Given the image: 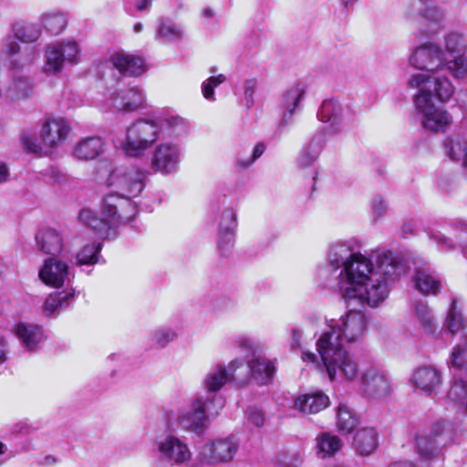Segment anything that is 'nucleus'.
<instances>
[{
    "mask_svg": "<svg viewBox=\"0 0 467 467\" xmlns=\"http://www.w3.org/2000/svg\"><path fill=\"white\" fill-rule=\"evenodd\" d=\"M406 270L405 263L392 252L375 256L359 252L333 280L345 298H358L377 307L389 296V282L399 279Z\"/></svg>",
    "mask_w": 467,
    "mask_h": 467,
    "instance_id": "obj_1",
    "label": "nucleus"
},
{
    "mask_svg": "<svg viewBox=\"0 0 467 467\" xmlns=\"http://www.w3.org/2000/svg\"><path fill=\"white\" fill-rule=\"evenodd\" d=\"M368 319L364 312L350 310L324 332L317 341L321 359L320 371L326 372L330 381L338 377L351 381L359 372L358 359L349 354L343 341L358 342L367 331Z\"/></svg>",
    "mask_w": 467,
    "mask_h": 467,
    "instance_id": "obj_2",
    "label": "nucleus"
},
{
    "mask_svg": "<svg viewBox=\"0 0 467 467\" xmlns=\"http://www.w3.org/2000/svg\"><path fill=\"white\" fill-rule=\"evenodd\" d=\"M97 179L111 191L103 199V212L115 222H130L138 212L132 199L143 191L146 173L136 167H116L99 171Z\"/></svg>",
    "mask_w": 467,
    "mask_h": 467,
    "instance_id": "obj_3",
    "label": "nucleus"
},
{
    "mask_svg": "<svg viewBox=\"0 0 467 467\" xmlns=\"http://www.w3.org/2000/svg\"><path fill=\"white\" fill-rule=\"evenodd\" d=\"M411 88L419 89L414 96L415 108L421 116L424 130L431 132H445L452 122L451 116L442 108L436 106L432 98L447 102L454 94V87L449 78L435 77L428 79L421 75H412L409 79Z\"/></svg>",
    "mask_w": 467,
    "mask_h": 467,
    "instance_id": "obj_4",
    "label": "nucleus"
},
{
    "mask_svg": "<svg viewBox=\"0 0 467 467\" xmlns=\"http://www.w3.org/2000/svg\"><path fill=\"white\" fill-rule=\"evenodd\" d=\"M72 131L71 122L62 116H48L41 124L37 141L33 130H23L19 140L23 149L32 154L43 156L49 150L61 147Z\"/></svg>",
    "mask_w": 467,
    "mask_h": 467,
    "instance_id": "obj_5",
    "label": "nucleus"
},
{
    "mask_svg": "<svg viewBox=\"0 0 467 467\" xmlns=\"http://www.w3.org/2000/svg\"><path fill=\"white\" fill-rule=\"evenodd\" d=\"M161 127L156 118L140 119L126 128L122 139H116L115 145L125 156L141 158L159 140Z\"/></svg>",
    "mask_w": 467,
    "mask_h": 467,
    "instance_id": "obj_6",
    "label": "nucleus"
},
{
    "mask_svg": "<svg viewBox=\"0 0 467 467\" xmlns=\"http://www.w3.org/2000/svg\"><path fill=\"white\" fill-rule=\"evenodd\" d=\"M244 367L241 359L232 360L226 367L223 364H216L212 367L202 381V390L205 392L204 399L214 406L215 413L223 407V401L218 391L231 379H240L238 368Z\"/></svg>",
    "mask_w": 467,
    "mask_h": 467,
    "instance_id": "obj_7",
    "label": "nucleus"
},
{
    "mask_svg": "<svg viewBox=\"0 0 467 467\" xmlns=\"http://www.w3.org/2000/svg\"><path fill=\"white\" fill-rule=\"evenodd\" d=\"M451 440V424L443 420H438L417 434V451L422 460L431 461L441 455V446Z\"/></svg>",
    "mask_w": 467,
    "mask_h": 467,
    "instance_id": "obj_8",
    "label": "nucleus"
},
{
    "mask_svg": "<svg viewBox=\"0 0 467 467\" xmlns=\"http://www.w3.org/2000/svg\"><path fill=\"white\" fill-rule=\"evenodd\" d=\"M318 119L323 123V136L325 139L339 135L355 118L354 112L338 100L330 99L325 100L318 112Z\"/></svg>",
    "mask_w": 467,
    "mask_h": 467,
    "instance_id": "obj_9",
    "label": "nucleus"
},
{
    "mask_svg": "<svg viewBox=\"0 0 467 467\" xmlns=\"http://www.w3.org/2000/svg\"><path fill=\"white\" fill-rule=\"evenodd\" d=\"M450 365L456 372L447 393L449 402L467 410V378L462 372L467 371V340L453 348L450 356Z\"/></svg>",
    "mask_w": 467,
    "mask_h": 467,
    "instance_id": "obj_10",
    "label": "nucleus"
},
{
    "mask_svg": "<svg viewBox=\"0 0 467 467\" xmlns=\"http://www.w3.org/2000/svg\"><path fill=\"white\" fill-rule=\"evenodd\" d=\"M410 63L415 68L425 70L427 73H418L428 79L435 77L448 78L447 69L442 50L439 46L432 43H427L417 47L410 57Z\"/></svg>",
    "mask_w": 467,
    "mask_h": 467,
    "instance_id": "obj_11",
    "label": "nucleus"
},
{
    "mask_svg": "<svg viewBox=\"0 0 467 467\" xmlns=\"http://www.w3.org/2000/svg\"><path fill=\"white\" fill-rule=\"evenodd\" d=\"M359 252L356 249V241L336 240L327 245L326 264L327 267L320 270L319 277L329 281L334 279L339 272L348 264L354 255Z\"/></svg>",
    "mask_w": 467,
    "mask_h": 467,
    "instance_id": "obj_12",
    "label": "nucleus"
},
{
    "mask_svg": "<svg viewBox=\"0 0 467 467\" xmlns=\"http://www.w3.org/2000/svg\"><path fill=\"white\" fill-rule=\"evenodd\" d=\"M79 59L80 49L77 42H57L46 48L44 71L47 74H57L62 71L66 63L74 65Z\"/></svg>",
    "mask_w": 467,
    "mask_h": 467,
    "instance_id": "obj_13",
    "label": "nucleus"
},
{
    "mask_svg": "<svg viewBox=\"0 0 467 467\" xmlns=\"http://www.w3.org/2000/svg\"><path fill=\"white\" fill-rule=\"evenodd\" d=\"M442 56L447 69L457 78H467V41L459 33H451L445 36Z\"/></svg>",
    "mask_w": 467,
    "mask_h": 467,
    "instance_id": "obj_14",
    "label": "nucleus"
},
{
    "mask_svg": "<svg viewBox=\"0 0 467 467\" xmlns=\"http://www.w3.org/2000/svg\"><path fill=\"white\" fill-rule=\"evenodd\" d=\"M213 406L212 402H207L201 394L191 400L187 407L182 408L177 415V422L184 431L201 434L204 431L208 416L206 408Z\"/></svg>",
    "mask_w": 467,
    "mask_h": 467,
    "instance_id": "obj_15",
    "label": "nucleus"
},
{
    "mask_svg": "<svg viewBox=\"0 0 467 467\" xmlns=\"http://www.w3.org/2000/svg\"><path fill=\"white\" fill-rule=\"evenodd\" d=\"M182 158V150L179 144L161 142L152 151L150 168L156 173L172 174L178 171Z\"/></svg>",
    "mask_w": 467,
    "mask_h": 467,
    "instance_id": "obj_16",
    "label": "nucleus"
},
{
    "mask_svg": "<svg viewBox=\"0 0 467 467\" xmlns=\"http://www.w3.org/2000/svg\"><path fill=\"white\" fill-rule=\"evenodd\" d=\"M159 457L171 465H181L189 462L192 452L188 443L173 434L160 437L155 441Z\"/></svg>",
    "mask_w": 467,
    "mask_h": 467,
    "instance_id": "obj_17",
    "label": "nucleus"
},
{
    "mask_svg": "<svg viewBox=\"0 0 467 467\" xmlns=\"http://www.w3.org/2000/svg\"><path fill=\"white\" fill-rule=\"evenodd\" d=\"M239 449V441L234 436L207 441L201 449L200 457L208 464L231 462Z\"/></svg>",
    "mask_w": 467,
    "mask_h": 467,
    "instance_id": "obj_18",
    "label": "nucleus"
},
{
    "mask_svg": "<svg viewBox=\"0 0 467 467\" xmlns=\"http://www.w3.org/2000/svg\"><path fill=\"white\" fill-rule=\"evenodd\" d=\"M390 382L387 376L378 368H368L360 378V391L369 399L379 400L390 393Z\"/></svg>",
    "mask_w": 467,
    "mask_h": 467,
    "instance_id": "obj_19",
    "label": "nucleus"
},
{
    "mask_svg": "<svg viewBox=\"0 0 467 467\" xmlns=\"http://www.w3.org/2000/svg\"><path fill=\"white\" fill-rule=\"evenodd\" d=\"M411 383L426 395L437 394L442 385L441 371L432 365L418 367L410 379Z\"/></svg>",
    "mask_w": 467,
    "mask_h": 467,
    "instance_id": "obj_20",
    "label": "nucleus"
},
{
    "mask_svg": "<svg viewBox=\"0 0 467 467\" xmlns=\"http://www.w3.org/2000/svg\"><path fill=\"white\" fill-rule=\"evenodd\" d=\"M247 373L244 376V379H254L259 385L268 384L276 370L275 363L265 356L254 354L251 357L246 356ZM240 379L243 378L240 376Z\"/></svg>",
    "mask_w": 467,
    "mask_h": 467,
    "instance_id": "obj_21",
    "label": "nucleus"
},
{
    "mask_svg": "<svg viewBox=\"0 0 467 467\" xmlns=\"http://www.w3.org/2000/svg\"><path fill=\"white\" fill-rule=\"evenodd\" d=\"M101 212L106 216L105 218L99 217L98 214L91 210L84 209L79 213V221L96 231L99 236L104 239L115 237L117 225L127 223L128 222H115L112 217H109L103 212V206L101 207Z\"/></svg>",
    "mask_w": 467,
    "mask_h": 467,
    "instance_id": "obj_22",
    "label": "nucleus"
},
{
    "mask_svg": "<svg viewBox=\"0 0 467 467\" xmlns=\"http://www.w3.org/2000/svg\"><path fill=\"white\" fill-rule=\"evenodd\" d=\"M111 107L121 111L131 112L143 107L145 94L138 87L115 91L109 98Z\"/></svg>",
    "mask_w": 467,
    "mask_h": 467,
    "instance_id": "obj_23",
    "label": "nucleus"
},
{
    "mask_svg": "<svg viewBox=\"0 0 467 467\" xmlns=\"http://www.w3.org/2000/svg\"><path fill=\"white\" fill-rule=\"evenodd\" d=\"M68 265L55 257L45 260L38 271L39 279L47 285L60 287L68 279Z\"/></svg>",
    "mask_w": 467,
    "mask_h": 467,
    "instance_id": "obj_24",
    "label": "nucleus"
},
{
    "mask_svg": "<svg viewBox=\"0 0 467 467\" xmlns=\"http://www.w3.org/2000/svg\"><path fill=\"white\" fill-rule=\"evenodd\" d=\"M415 287L423 295H437L441 289V279L429 265L424 264L416 269L413 277Z\"/></svg>",
    "mask_w": 467,
    "mask_h": 467,
    "instance_id": "obj_25",
    "label": "nucleus"
},
{
    "mask_svg": "<svg viewBox=\"0 0 467 467\" xmlns=\"http://www.w3.org/2000/svg\"><path fill=\"white\" fill-rule=\"evenodd\" d=\"M305 90L296 86L286 90L282 99L280 108L282 109V119L279 122V129H283L292 122L293 115L301 109V101Z\"/></svg>",
    "mask_w": 467,
    "mask_h": 467,
    "instance_id": "obj_26",
    "label": "nucleus"
},
{
    "mask_svg": "<svg viewBox=\"0 0 467 467\" xmlns=\"http://www.w3.org/2000/svg\"><path fill=\"white\" fill-rule=\"evenodd\" d=\"M444 148L447 156L452 161H461L467 156V118L462 119L459 129L446 138Z\"/></svg>",
    "mask_w": 467,
    "mask_h": 467,
    "instance_id": "obj_27",
    "label": "nucleus"
},
{
    "mask_svg": "<svg viewBox=\"0 0 467 467\" xmlns=\"http://www.w3.org/2000/svg\"><path fill=\"white\" fill-rule=\"evenodd\" d=\"M15 333L27 350H36L45 340L44 329L36 324L20 322L16 326Z\"/></svg>",
    "mask_w": 467,
    "mask_h": 467,
    "instance_id": "obj_28",
    "label": "nucleus"
},
{
    "mask_svg": "<svg viewBox=\"0 0 467 467\" xmlns=\"http://www.w3.org/2000/svg\"><path fill=\"white\" fill-rule=\"evenodd\" d=\"M106 143L98 136L80 139L74 146L72 154L82 161H91L99 157L105 150Z\"/></svg>",
    "mask_w": 467,
    "mask_h": 467,
    "instance_id": "obj_29",
    "label": "nucleus"
},
{
    "mask_svg": "<svg viewBox=\"0 0 467 467\" xmlns=\"http://www.w3.org/2000/svg\"><path fill=\"white\" fill-rule=\"evenodd\" d=\"M110 62L119 73L130 77L140 76L146 70L145 63L141 57L124 52L113 54Z\"/></svg>",
    "mask_w": 467,
    "mask_h": 467,
    "instance_id": "obj_30",
    "label": "nucleus"
},
{
    "mask_svg": "<svg viewBox=\"0 0 467 467\" xmlns=\"http://www.w3.org/2000/svg\"><path fill=\"white\" fill-rule=\"evenodd\" d=\"M295 408L304 414H314L326 409L329 398L322 391H315L298 396L295 400Z\"/></svg>",
    "mask_w": 467,
    "mask_h": 467,
    "instance_id": "obj_31",
    "label": "nucleus"
},
{
    "mask_svg": "<svg viewBox=\"0 0 467 467\" xmlns=\"http://www.w3.org/2000/svg\"><path fill=\"white\" fill-rule=\"evenodd\" d=\"M155 118L161 127V133L163 132L172 137H181L186 135L189 131L188 121L180 116L165 114L156 116Z\"/></svg>",
    "mask_w": 467,
    "mask_h": 467,
    "instance_id": "obj_32",
    "label": "nucleus"
},
{
    "mask_svg": "<svg viewBox=\"0 0 467 467\" xmlns=\"http://www.w3.org/2000/svg\"><path fill=\"white\" fill-rule=\"evenodd\" d=\"M38 249L47 254H57L62 250V238L52 229H43L36 234Z\"/></svg>",
    "mask_w": 467,
    "mask_h": 467,
    "instance_id": "obj_33",
    "label": "nucleus"
},
{
    "mask_svg": "<svg viewBox=\"0 0 467 467\" xmlns=\"http://www.w3.org/2000/svg\"><path fill=\"white\" fill-rule=\"evenodd\" d=\"M413 317L418 322L420 328L428 336H434L437 331V324L431 309L427 304L418 302L413 306Z\"/></svg>",
    "mask_w": 467,
    "mask_h": 467,
    "instance_id": "obj_34",
    "label": "nucleus"
},
{
    "mask_svg": "<svg viewBox=\"0 0 467 467\" xmlns=\"http://www.w3.org/2000/svg\"><path fill=\"white\" fill-rule=\"evenodd\" d=\"M357 451L363 456L370 454L378 445V433L374 428H363L354 437Z\"/></svg>",
    "mask_w": 467,
    "mask_h": 467,
    "instance_id": "obj_35",
    "label": "nucleus"
},
{
    "mask_svg": "<svg viewBox=\"0 0 467 467\" xmlns=\"http://www.w3.org/2000/svg\"><path fill=\"white\" fill-rule=\"evenodd\" d=\"M74 300L73 292H55L51 293L44 302V312L47 315H52L56 312L67 308Z\"/></svg>",
    "mask_w": 467,
    "mask_h": 467,
    "instance_id": "obj_36",
    "label": "nucleus"
},
{
    "mask_svg": "<svg viewBox=\"0 0 467 467\" xmlns=\"http://www.w3.org/2000/svg\"><path fill=\"white\" fill-rule=\"evenodd\" d=\"M183 36L182 26L168 17H161L156 27V37L170 42L179 40Z\"/></svg>",
    "mask_w": 467,
    "mask_h": 467,
    "instance_id": "obj_37",
    "label": "nucleus"
},
{
    "mask_svg": "<svg viewBox=\"0 0 467 467\" xmlns=\"http://www.w3.org/2000/svg\"><path fill=\"white\" fill-rule=\"evenodd\" d=\"M325 138L321 135L315 136L309 145L299 153L297 158L298 166L306 168L312 165L319 156Z\"/></svg>",
    "mask_w": 467,
    "mask_h": 467,
    "instance_id": "obj_38",
    "label": "nucleus"
},
{
    "mask_svg": "<svg viewBox=\"0 0 467 467\" xmlns=\"http://www.w3.org/2000/svg\"><path fill=\"white\" fill-rule=\"evenodd\" d=\"M342 445L340 438L329 432H324L317 437V455L321 458L336 453Z\"/></svg>",
    "mask_w": 467,
    "mask_h": 467,
    "instance_id": "obj_39",
    "label": "nucleus"
},
{
    "mask_svg": "<svg viewBox=\"0 0 467 467\" xmlns=\"http://www.w3.org/2000/svg\"><path fill=\"white\" fill-rule=\"evenodd\" d=\"M358 425V419L352 410L345 404H339L337 410L336 426L339 432H352Z\"/></svg>",
    "mask_w": 467,
    "mask_h": 467,
    "instance_id": "obj_40",
    "label": "nucleus"
},
{
    "mask_svg": "<svg viewBox=\"0 0 467 467\" xmlns=\"http://www.w3.org/2000/svg\"><path fill=\"white\" fill-rule=\"evenodd\" d=\"M420 17L430 26L427 33L432 34L438 30L443 21L444 11L437 4H431L422 10Z\"/></svg>",
    "mask_w": 467,
    "mask_h": 467,
    "instance_id": "obj_41",
    "label": "nucleus"
},
{
    "mask_svg": "<svg viewBox=\"0 0 467 467\" xmlns=\"http://www.w3.org/2000/svg\"><path fill=\"white\" fill-rule=\"evenodd\" d=\"M43 26L53 35L60 34L67 26V20L60 12H49L41 16Z\"/></svg>",
    "mask_w": 467,
    "mask_h": 467,
    "instance_id": "obj_42",
    "label": "nucleus"
},
{
    "mask_svg": "<svg viewBox=\"0 0 467 467\" xmlns=\"http://www.w3.org/2000/svg\"><path fill=\"white\" fill-rule=\"evenodd\" d=\"M101 243H92L84 245L77 254V262L79 265H93L99 262Z\"/></svg>",
    "mask_w": 467,
    "mask_h": 467,
    "instance_id": "obj_43",
    "label": "nucleus"
},
{
    "mask_svg": "<svg viewBox=\"0 0 467 467\" xmlns=\"http://www.w3.org/2000/svg\"><path fill=\"white\" fill-rule=\"evenodd\" d=\"M466 321L467 320H464L462 317L461 309L457 306L456 299H453L450 306L444 326L447 330L453 335L461 328H465Z\"/></svg>",
    "mask_w": 467,
    "mask_h": 467,
    "instance_id": "obj_44",
    "label": "nucleus"
},
{
    "mask_svg": "<svg viewBox=\"0 0 467 467\" xmlns=\"http://www.w3.org/2000/svg\"><path fill=\"white\" fill-rule=\"evenodd\" d=\"M14 32L16 37L25 43H33L41 35L39 27L33 24H16Z\"/></svg>",
    "mask_w": 467,
    "mask_h": 467,
    "instance_id": "obj_45",
    "label": "nucleus"
},
{
    "mask_svg": "<svg viewBox=\"0 0 467 467\" xmlns=\"http://www.w3.org/2000/svg\"><path fill=\"white\" fill-rule=\"evenodd\" d=\"M303 331L297 327H294L291 328V339H290V348L293 350L300 349L302 351V359L306 362L317 363L318 364V368H320L321 363H318L317 357L312 353L303 350V346L301 343Z\"/></svg>",
    "mask_w": 467,
    "mask_h": 467,
    "instance_id": "obj_46",
    "label": "nucleus"
},
{
    "mask_svg": "<svg viewBox=\"0 0 467 467\" xmlns=\"http://www.w3.org/2000/svg\"><path fill=\"white\" fill-rule=\"evenodd\" d=\"M176 337V331L171 327L158 328L151 334L152 344L159 348H164L167 344L175 340Z\"/></svg>",
    "mask_w": 467,
    "mask_h": 467,
    "instance_id": "obj_47",
    "label": "nucleus"
},
{
    "mask_svg": "<svg viewBox=\"0 0 467 467\" xmlns=\"http://www.w3.org/2000/svg\"><path fill=\"white\" fill-rule=\"evenodd\" d=\"M237 228V215L233 208H226L220 219L219 229L223 232L235 233Z\"/></svg>",
    "mask_w": 467,
    "mask_h": 467,
    "instance_id": "obj_48",
    "label": "nucleus"
},
{
    "mask_svg": "<svg viewBox=\"0 0 467 467\" xmlns=\"http://www.w3.org/2000/svg\"><path fill=\"white\" fill-rule=\"evenodd\" d=\"M226 80V77L223 74H219L217 76H212L203 81L202 85V92L203 97L211 101L215 99L214 98V88L223 83Z\"/></svg>",
    "mask_w": 467,
    "mask_h": 467,
    "instance_id": "obj_49",
    "label": "nucleus"
},
{
    "mask_svg": "<svg viewBox=\"0 0 467 467\" xmlns=\"http://www.w3.org/2000/svg\"><path fill=\"white\" fill-rule=\"evenodd\" d=\"M265 145L264 143H257L254 148L253 153L249 157H244L239 154L236 165L239 168L246 169L251 166L258 158H260L265 150Z\"/></svg>",
    "mask_w": 467,
    "mask_h": 467,
    "instance_id": "obj_50",
    "label": "nucleus"
},
{
    "mask_svg": "<svg viewBox=\"0 0 467 467\" xmlns=\"http://www.w3.org/2000/svg\"><path fill=\"white\" fill-rule=\"evenodd\" d=\"M235 233L218 230L217 245L222 252L228 251L234 246Z\"/></svg>",
    "mask_w": 467,
    "mask_h": 467,
    "instance_id": "obj_51",
    "label": "nucleus"
},
{
    "mask_svg": "<svg viewBox=\"0 0 467 467\" xmlns=\"http://www.w3.org/2000/svg\"><path fill=\"white\" fill-rule=\"evenodd\" d=\"M371 209L373 216L377 220L386 213L388 205L382 197L377 196L372 200Z\"/></svg>",
    "mask_w": 467,
    "mask_h": 467,
    "instance_id": "obj_52",
    "label": "nucleus"
},
{
    "mask_svg": "<svg viewBox=\"0 0 467 467\" xmlns=\"http://www.w3.org/2000/svg\"><path fill=\"white\" fill-rule=\"evenodd\" d=\"M244 97L246 100V106L248 108L254 105V95L256 90V80L255 79H247L244 85Z\"/></svg>",
    "mask_w": 467,
    "mask_h": 467,
    "instance_id": "obj_53",
    "label": "nucleus"
},
{
    "mask_svg": "<svg viewBox=\"0 0 467 467\" xmlns=\"http://www.w3.org/2000/svg\"><path fill=\"white\" fill-rule=\"evenodd\" d=\"M246 416L248 420L257 427H261L265 423V414L257 408H250L246 412Z\"/></svg>",
    "mask_w": 467,
    "mask_h": 467,
    "instance_id": "obj_54",
    "label": "nucleus"
},
{
    "mask_svg": "<svg viewBox=\"0 0 467 467\" xmlns=\"http://www.w3.org/2000/svg\"><path fill=\"white\" fill-rule=\"evenodd\" d=\"M234 345L244 350H248L252 352V355L255 354L254 352V341L246 337V336H238L234 338Z\"/></svg>",
    "mask_w": 467,
    "mask_h": 467,
    "instance_id": "obj_55",
    "label": "nucleus"
},
{
    "mask_svg": "<svg viewBox=\"0 0 467 467\" xmlns=\"http://www.w3.org/2000/svg\"><path fill=\"white\" fill-rule=\"evenodd\" d=\"M431 238L441 248H450L454 245L453 240L451 237H447L444 234L441 232L431 233Z\"/></svg>",
    "mask_w": 467,
    "mask_h": 467,
    "instance_id": "obj_56",
    "label": "nucleus"
},
{
    "mask_svg": "<svg viewBox=\"0 0 467 467\" xmlns=\"http://www.w3.org/2000/svg\"><path fill=\"white\" fill-rule=\"evenodd\" d=\"M48 178L53 183L61 184L66 182V175L56 167H50L48 170Z\"/></svg>",
    "mask_w": 467,
    "mask_h": 467,
    "instance_id": "obj_57",
    "label": "nucleus"
},
{
    "mask_svg": "<svg viewBox=\"0 0 467 467\" xmlns=\"http://www.w3.org/2000/svg\"><path fill=\"white\" fill-rule=\"evenodd\" d=\"M19 49H20V47H19L18 43L13 38H8L5 41L4 47H3V51L6 55H9V56H15V55L18 54Z\"/></svg>",
    "mask_w": 467,
    "mask_h": 467,
    "instance_id": "obj_58",
    "label": "nucleus"
},
{
    "mask_svg": "<svg viewBox=\"0 0 467 467\" xmlns=\"http://www.w3.org/2000/svg\"><path fill=\"white\" fill-rule=\"evenodd\" d=\"M134 6L140 13L149 11L151 6V0H135Z\"/></svg>",
    "mask_w": 467,
    "mask_h": 467,
    "instance_id": "obj_59",
    "label": "nucleus"
},
{
    "mask_svg": "<svg viewBox=\"0 0 467 467\" xmlns=\"http://www.w3.org/2000/svg\"><path fill=\"white\" fill-rule=\"evenodd\" d=\"M7 342L5 338L0 335V365L6 361Z\"/></svg>",
    "mask_w": 467,
    "mask_h": 467,
    "instance_id": "obj_60",
    "label": "nucleus"
},
{
    "mask_svg": "<svg viewBox=\"0 0 467 467\" xmlns=\"http://www.w3.org/2000/svg\"><path fill=\"white\" fill-rule=\"evenodd\" d=\"M9 177V170L5 162H0V183L5 182Z\"/></svg>",
    "mask_w": 467,
    "mask_h": 467,
    "instance_id": "obj_61",
    "label": "nucleus"
},
{
    "mask_svg": "<svg viewBox=\"0 0 467 467\" xmlns=\"http://www.w3.org/2000/svg\"><path fill=\"white\" fill-rule=\"evenodd\" d=\"M389 467H415V465L410 461H399L390 464Z\"/></svg>",
    "mask_w": 467,
    "mask_h": 467,
    "instance_id": "obj_62",
    "label": "nucleus"
},
{
    "mask_svg": "<svg viewBox=\"0 0 467 467\" xmlns=\"http://www.w3.org/2000/svg\"><path fill=\"white\" fill-rule=\"evenodd\" d=\"M41 463L47 466L54 465L57 463V459L54 458L53 456L48 455L42 460Z\"/></svg>",
    "mask_w": 467,
    "mask_h": 467,
    "instance_id": "obj_63",
    "label": "nucleus"
},
{
    "mask_svg": "<svg viewBox=\"0 0 467 467\" xmlns=\"http://www.w3.org/2000/svg\"><path fill=\"white\" fill-rule=\"evenodd\" d=\"M355 1L356 0H340V3L343 5L344 10L348 11V9L353 6Z\"/></svg>",
    "mask_w": 467,
    "mask_h": 467,
    "instance_id": "obj_64",
    "label": "nucleus"
}]
</instances>
